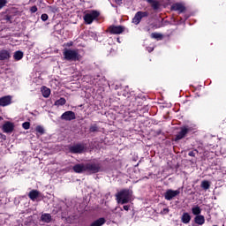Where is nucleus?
Returning a JSON list of instances; mask_svg holds the SVG:
<instances>
[{
  "label": "nucleus",
  "mask_w": 226,
  "mask_h": 226,
  "mask_svg": "<svg viewBox=\"0 0 226 226\" xmlns=\"http://www.w3.org/2000/svg\"><path fill=\"white\" fill-rule=\"evenodd\" d=\"M109 31L111 34H121L124 33V26H110Z\"/></svg>",
  "instance_id": "1a4fd4ad"
},
{
  "label": "nucleus",
  "mask_w": 226,
  "mask_h": 226,
  "mask_svg": "<svg viewBox=\"0 0 226 226\" xmlns=\"http://www.w3.org/2000/svg\"><path fill=\"white\" fill-rule=\"evenodd\" d=\"M41 220L44 222V223H50V222H52V215L50 214H42Z\"/></svg>",
  "instance_id": "aec40b11"
},
{
  "label": "nucleus",
  "mask_w": 226,
  "mask_h": 226,
  "mask_svg": "<svg viewBox=\"0 0 226 226\" xmlns=\"http://www.w3.org/2000/svg\"><path fill=\"white\" fill-rule=\"evenodd\" d=\"M22 126H23L24 130H29V128H31V123L25 122L22 124Z\"/></svg>",
  "instance_id": "7c9ffc66"
},
{
  "label": "nucleus",
  "mask_w": 226,
  "mask_h": 226,
  "mask_svg": "<svg viewBox=\"0 0 226 226\" xmlns=\"http://www.w3.org/2000/svg\"><path fill=\"white\" fill-rule=\"evenodd\" d=\"M65 103H66V99H64V98H60L59 100H57L56 102H55V105H56V107H59V106H61V105H65Z\"/></svg>",
  "instance_id": "a878e982"
},
{
  "label": "nucleus",
  "mask_w": 226,
  "mask_h": 226,
  "mask_svg": "<svg viewBox=\"0 0 226 226\" xmlns=\"http://www.w3.org/2000/svg\"><path fill=\"white\" fill-rule=\"evenodd\" d=\"M86 169L89 174H96L102 169V165L100 163L88 162L86 163Z\"/></svg>",
  "instance_id": "39448f33"
},
{
  "label": "nucleus",
  "mask_w": 226,
  "mask_h": 226,
  "mask_svg": "<svg viewBox=\"0 0 226 226\" xmlns=\"http://www.w3.org/2000/svg\"><path fill=\"white\" fill-rule=\"evenodd\" d=\"M61 119L63 121H73V119H77L75 116V112L73 111H65L62 116Z\"/></svg>",
  "instance_id": "9d476101"
},
{
  "label": "nucleus",
  "mask_w": 226,
  "mask_h": 226,
  "mask_svg": "<svg viewBox=\"0 0 226 226\" xmlns=\"http://www.w3.org/2000/svg\"><path fill=\"white\" fill-rule=\"evenodd\" d=\"M72 170L76 172V174H82V172H87L86 164L79 163L72 167Z\"/></svg>",
  "instance_id": "ddd939ff"
},
{
  "label": "nucleus",
  "mask_w": 226,
  "mask_h": 226,
  "mask_svg": "<svg viewBox=\"0 0 226 226\" xmlns=\"http://www.w3.org/2000/svg\"><path fill=\"white\" fill-rule=\"evenodd\" d=\"M133 191L130 189H124L116 194L117 201L118 204H128L132 200Z\"/></svg>",
  "instance_id": "f257e3e1"
},
{
  "label": "nucleus",
  "mask_w": 226,
  "mask_h": 226,
  "mask_svg": "<svg viewBox=\"0 0 226 226\" xmlns=\"http://www.w3.org/2000/svg\"><path fill=\"white\" fill-rule=\"evenodd\" d=\"M89 132H91L92 133L98 132V125L96 124H92L89 128Z\"/></svg>",
  "instance_id": "bb28decb"
},
{
  "label": "nucleus",
  "mask_w": 226,
  "mask_h": 226,
  "mask_svg": "<svg viewBox=\"0 0 226 226\" xmlns=\"http://www.w3.org/2000/svg\"><path fill=\"white\" fill-rule=\"evenodd\" d=\"M11 17H10V16L5 17V19H7V20H11Z\"/></svg>",
  "instance_id": "4c0bfd02"
},
{
  "label": "nucleus",
  "mask_w": 226,
  "mask_h": 226,
  "mask_svg": "<svg viewBox=\"0 0 226 226\" xmlns=\"http://www.w3.org/2000/svg\"><path fill=\"white\" fill-rule=\"evenodd\" d=\"M100 17V12L96 11H92L84 16V20L86 24H93V20H95V19H98Z\"/></svg>",
  "instance_id": "20e7f679"
},
{
  "label": "nucleus",
  "mask_w": 226,
  "mask_h": 226,
  "mask_svg": "<svg viewBox=\"0 0 226 226\" xmlns=\"http://www.w3.org/2000/svg\"><path fill=\"white\" fill-rule=\"evenodd\" d=\"M122 0H116V3H117L118 4L121 3Z\"/></svg>",
  "instance_id": "58836bf2"
},
{
  "label": "nucleus",
  "mask_w": 226,
  "mask_h": 226,
  "mask_svg": "<svg viewBox=\"0 0 226 226\" xmlns=\"http://www.w3.org/2000/svg\"><path fill=\"white\" fill-rule=\"evenodd\" d=\"M149 13H147V11H138L132 19L133 24H136V26L140 24V20H142L144 17H147Z\"/></svg>",
  "instance_id": "6e6552de"
},
{
  "label": "nucleus",
  "mask_w": 226,
  "mask_h": 226,
  "mask_svg": "<svg viewBox=\"0 0 226 226\" xmlns=\"http://www.w3.org/2000/svg\"><path fill=\"white\" fill-rule=\"evenodd\" d=\"M171 10L174 11H179V13H184V11L186 10V7H185V5L182 4H175L171 6Z\"/></svg>",
  "instance_id": "2eb2a0df"
},
{
  "label": "nucleus",
  "mask_w": 226,
  "mask_h": 226,
  "mask_svg": "<svg viewBox=\"0 0 226 226\" xmlns=\"http://www.w3.org/2000/svg\"><path fill=\"white\" fill-rule=\"evenodd\" d=\"M162 34L158 33H152L151 34V38H154L155 40H158V38H162Z\"/></svg>",
  "instance_id": "c756f323"
},
{
  "label": "nucleus",
  "mask_w": 226,
  "mask_h": 226,
  "mask_svg": "<svg viewBox=\"0 0 226 226\" xmlns=\"http://www.w3.org/2000/svg\"><path fill=\"white\" fill-rule=\"evenodd\" d=\"M6 4H8V0H0V10H3Z\"/></svg>",
  "instance_id": "c85d7f7f"
},
{
  "label": "nucleus",
  "mask_w": 226,
  "mask_h": 226,
  "mask_svg": "<svg viewBox=\"0 0 226 226\" xmlns=\"http://www.w3.org/2000/svg\"><path fill=\"white\" fill-rule=\"evenodd\" d=\"M194 222L197 223V225H204V223H206V218L204 215H196L194 217Z\"/></svg>",
  "instance_id": "a211bd4d"
},
{
  "label": "nucleus",
  "mask_w": 226,
  "mask_h": 226,
  "mask_svg": "<svg viewBox=\"0 0 226 226\" xmlns=\"http://www.w3.org/2000/svg\"><path fill=\"white\" fill-rule=\"evenodd\" d=\"M63 54L66 61H79L80 59L79 51L75 49H64Z\"/></svg>",
  "instance_id": "f03ea898"
},
{
  "label": "nucleus",
  "mask_w": 226,
  "mask_h": 226,
  "mask_svg": "<svg viewBox=\"0 0 226 226\" xmlns=\"http://www.w3.org/2000/svg\"><path fill=\"white\" fill-rule=\"evenodd\" d=\"M40 195H41V193L38 190H32L28 193L29 199L33 201H34L36 199H38V197H40Z\"/></svg>",
  "instance_id": "dca6fc26"
},
{
  "label": "nucleus",
  "mask_w": 226,
  "mask_h": 226,
  "mask_svg": "<svg viewBox=\"0 0 226 226\" xmlns=\"http://www.w3.org/2000/svg\"><path fill=\"white\" fill-rule=\"evenodd\" d=\"M41 93L44 98H49V96H50V89L46 87L42 88Z\"/></svg>",
  "instance_id": "b1692460"
},
{
  "label": "nucleus",
  "mask_w": 226,
  "mask_h": 226,
  "mask_svg": "<svg viewBox=\"0 0 226 226\" xmlns=\"http://www.w3.org/2000/svg\"><path fill=\"white\" fill-rule=\"evenodd\" d=\"M72 45H73V42H72V41L66 43V47H72Z\"/></svg>",
  "instance_id": "e433bc0d"
},
{
  "label": "nucleus",
  "mask_w": 226,
  "mask_h": 226,
  "mask_svg": "<svg viewBox=\"0 0 226 226\" xmlns=\"http://www.w3.org/2000/svg\"><path fill=\"white\" fill-rule=\"evenodd\" d=\"M179 193H181V191L179 189H177L176 191L169 189L164 193V199L166 200H172V199H174L175 197H177V195H179Z\"/></svg>",
  "instance_id": "0eeeda50"
},
{
  "label": "nucleus",
  "mask_w": 226,
  "mask_h": 226,
  "mask_svg": "<svg viewBox=\"0 0 226 226\" xmlns=\"http://www.w3.org/2000/svg\"><path fill=\"white\" fill-rule=\"evenodd\" d=\"M13 57L15 61H20L24 57V52L18 50L14 53Z\"/></svg>",
  "instance_id": "4be33fe9"
},
{
  "label": "nucleus",
  "mask_w": 226,
  "mask_h": 226,
  "mask_svg": "<svg viewBox=\"0 0 226 226\" xmlns=\"http://www.w3.org/2000/svg\"><path fill=\"white\" fill-rule=\"evenodd\" d=\"M107 221L105 220V218L101 217L95 221H94L89 226H102V225H105V222Z\"/></svg>",
  "instance_id": "6ab92c4d"
},
{
  "label": "nucleus",
  "mask_w": 226,
  "mask_h": 226,
  "mask_svg": "<svg viewBox=\"0 0 226 226\" xmlns=\"http://www.w3.org/2000/svg\"><path fill=\"white\" fill-rule=\"evenodd\" d=\"M211 187V184L209 183V181L207 180H203L201 182V188L203 190H209V188Z\"/></svg>",
  "instance_id": "393cba45"
},
{
  "label": "nucleus",
  "mask_w": 226,
  "mask_h": 226,
  "mask_svg": "<svg viewBox=\"0 0 226 226\" xmlns=\"http://www.w3.org/2000/svg\"><path fill=\"white\" fill-rule=\"evenodd\" d=\"M192 132V127L188 125H185L180 127V132L176 135L175 140L177 142V140H181L188 135Z\"/></svg>",
  "instance_id": "7ed1b4c3"
},
{
  "label": "nucleus",
  "mask_w": 226,
  "mask_h": 226,
  "mask_svg": "<svg viewBox=\"0 0 226 226\" xmlns=\"http://www.w3.org/2000/svg\"><path fill=\"white\" fill-rule=\"evenodd\" d=\"M148 52H153V49H148Z\"/></svg>",
  "instance_id": "ea45409f"
},
{
  "label": "nucleus",
  "mask_w": 226,
  "mask_h": 226,
  "mask_svg": "<svg viewBox=\"0 0 226 226\" xmlns=\"http://www.w3.org/2000/svg\"><path fill=\"white\" fill-rule=\"evenodd\" d=\"M192 213L195 216H199V215H200V213H202V209H200V207L196 206V207L192 208Z\"/></svg>",
  "instance_id": "5701e85b"
},
{
  "label": "nucleus",
  "mask_w": 226,
  "mask_h": 226,
  "mask_svg": "<svg viewBox=\"0 0 226 226\" xmlns=\"http://www.w3.org/2000/svg\"><path fill=\"white\" fill-rule=\"evenodd\" d=\"M35 132H37V133H40L41 135H43V133H45V129H43L41 125H38L35 128Z\"/></svg>",
  "instance_id": "cd10ccee"
},
{
  "label": "nucleus",
  "mask_w": 226,
  "mask_h": 226,
  "mask_svg": "<svg viewBox=\"0 0 226 226\" xmlns=\"http://www.w3.org/2000/svg\"><path fill=\"white\" fill-rule=\"evenodd\" d=\"M147 3H149V4H151L154 10H158V8H160V2L156 0H147Z\"/></svg>",
  "instance_id": "412c9836"
},
{
  "label": "nucleus",
  "mask_w": 226,
  "mask_h": 226,
  "mask_svg": "<svg viewBox=\"0 0 226 226\" xmlns=\"http://www.w3.org/2000/svg\"><path fill=\"white\" fill-rule=\"evenodd\" d=\"M196 153L199 154V150L195 149L194 151H191V152H189L188 154H189L190 156H192L193 158H195Z\"/></svg>",
  "instance_id": "72a5a7b5"
},
{
  "label": "nucleus",
  "mask_w": 226,
  "mask_h": 226,
  "mask_svg": "<svg viewBox=\"0 0 226 226\" xmlns=\"http://www.w3.org/2000/svg\"><path fill=\"white\" fill-rule=\"evenodd\" d=\"M15 128V125L11 122H5L3 125L4 133H11Z\"/></svg>",
  "instance_id": "f8f14e48"
},
{
  "label": "nucleus",
  "mask_w": 226,
  "mask_h": 226,
  "mask_svg": "<svg viewBox=\"0 0 226 226\" xmlns=\"http://www.w3.org/2000/svg\"><path fill=\"white\" fill-rule=\"evenodd\" d=\"M31 13H36L38 11V7L36 5H34L30 8Z\"/></svg>",
  "instance_id": "473e14b6"
},
{
  "label": "nucleus",
  "mask_w": 226,
  "mask_h": 226,
  "mask_svg": "<svg viewBox=\"0 0 226 226\" xmlns=\"http://www.w3.org/2000/svg\"><path fill=\"white\" fill-rule=\"evenodd\" d=\"M10 57H11V53L10 52V50H0V61H8Z\"/></svg>",
  "instance_id": "4468645a"
},
{
  "label": "nucleus",
  "mask_w": 226,
  "mask_h": 226,
  "mask_svg": "<svg viewBox=\"0 0 226 226\" xmlns=\"http://www.w3.org/2000/svg\"><path fill=\"white\" fill-rule=\"evenodd\" d=\"M41 19L43 22H47L49 20V15L44 13L41 16Z\"/></svg>",
  "instance_id": "2f4dec72"
},
{
  "label": "nucleus",
  "mask_w": 226,
  "mask_h": 226,
  "mask_svg": "<svg viewBox=\"0 0 226 226\" xmlns=\"http://www.w3.org/2000/svg\"><path fill=\"white\" fill-rule=\"evenodd\" d=\"M191 220H192V216L190 215V214H188V213H186V212L184 213V214L182 215V216H181V222H182V223L188 224V223H190Z\"/></svg>",
  "instance_id": "f3484780"
},
{
  "label": "nucleus",
  "mask_w": 226,
  "mask_h": 226,
  "mask_svg": "<svg viewBox=\"0 0 226 226\" xmlns=\"http://www.w3.org/2000/svg\"><path fill=\"white\" fill-rule=\"evenodd\" d=\"M11 105V95H5L0 98V107H8Z\"/></svg>",
  "instance_id": "9b49d317"
},
{
  "label": "nucleus",
  "mask_w": 226,
  "mask_h": 226,
  "mask_svg": "<svg viewBox=\"0 0 226 226\" xmlns=\"http://www.w3.org/2000/svg\"><path fill=\"white\" fill-rule=\"evenodd\" d=\"M124 211H130V206L124 205Z\"/></svg>",
  "instance_id": "c9c22d12"
},
{
  "label": "nucleus",
  "mask_w": 226,
  "mask_h": 226,
  "mask_svg": "<svg viewBox=\"0 0 226 226\" xmlns=\"http://www.w3.org/2000/svg\"><path fill=\"white\" fill-rule=\"evenodd\" d=\"M161 213H162V215H168V213H169V208H164V209H162V211Z\"/></svg>",
  "instance_id": "f704fd0d"
},
{
  "label": "nucleus",
  "mask_w": 226,
  "mask_h": 226,
  "mask_svg": "<svg viewBox=\"0 0 226 226\" xmlns=\"http://www.w3.org/2000/svg\"><path fill=\"white\" fill-rule=\"evenodd\" d=\"M84 149H86V147L82 144H76L69 147L70 153L74 154H80L81 153H84Z\"/></svg>",
  "instance_id": "423d86ee"
}]
</instances>
